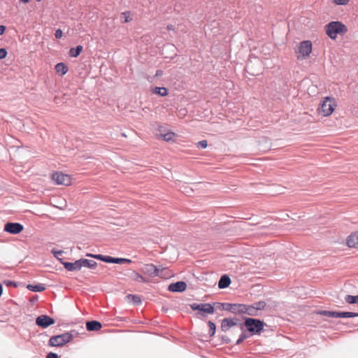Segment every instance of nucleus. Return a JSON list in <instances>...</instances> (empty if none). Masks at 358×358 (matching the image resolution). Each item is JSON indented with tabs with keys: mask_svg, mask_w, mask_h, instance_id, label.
I'll return each instance as SVG.
<instances>
[{
	"mask_svg": "<svg viewBox=\"0 0 358 358\" xmlns=\"http://www.w3.org/2000/svg\"><path fill=\"white\" fill-rule=\"evenodd\" d=\"M265 323L264 321L252 317H246L243 323L239 324L241 330L243 328L251 335H259L264 329Z\"/></svg>",
	"mask_w": 358,
	"mask_h": 358,
	"instance_id": "1",
	"label": "nucleus"
},
{
	"mask_svg": "<svg viewBox=\"0 0 358 358\" xmlns=\"http://www.w3.org/2000/svg\"><path fill=\"white\" fill-rule=\"evenodd\" d=\"M327 35L331 39H336L338 34L343 35L348 32L347 27L339 21H332L324 27Z\"/></svg>",
	"mask_w": 358,
	"mask_h": 358,
	"instance_id": "2",
	"label": "nucleus"
},
{
	"mask_svg": "<svg viewBox=\"0 0 358 358\" xmlns=\"http://www.w3.org/2000/svg\"><path fill=\"white\" fill-rule=\"evenodd\" d=\"M78 334L75 331L65 332L64 334L50 337L48 345L51 347H62L69 343Z\"/></svg>",
	"mask_w": 358,
	"mask_h": 358,
	"instance_id": "3",
	"label": "nucleus"
},
{
	"mask_svg": "<svg viewBox=\"0 0 358 358\" xmlns=\"http://www.w3.org/2000/svg\"><path fill=\"white\" fill-rule=\"evenodd\" d=\"M312 52V43L310 41H303L300 43L297 53V59H302L309 57Z\"/></svg>",
	"mask_w": 358,
	"mask_h": 358,
	"instance_id": "4",
	"label": "nucleus"
},
{
	"mask_svg": "<svg viewBox=\"0 0 358 358\" xmlns=\"http://www.w3.org/2000/svg\"><path fill=\"white\" fill-rule=\"evenodd\" d=\"M335 106L334 100L327 97L319 108V112L324 116H329L334 110Z\"/></svg>",
	"mask_w": 358,
	"mask_h": 358,
	"instance_id": "5",
	"label": "nucleus"
},
{
	"mask_svg": "<svg viewBox=\"0 0 358 358\" xmlns=\"http://www.w3.org/2000/svg\"><path fill=\"white\" fill-rule=\"evenodd\" d=\"M51 179L57 185L68 186L71 184V176L59 171L53 173L51 176Z\"/></svg>",
	"mask_w": 358,
	"mask_h": 358,
	"instance_id": "6",
	"label": "nucleus"
},
{
	"mask_svg": "<svg viewBox=\"0 0 358 358\" xmlns=\"http://www.w3.org/2000/svg\"><path fill=\"white\" fill-rule=\"evenodd\" d=\"M322 314L325 316L338 318V317H358V313L352 312H337V311H329L324 310Z\"/></svg>",
	"mask_w": 358,
	"mask_h": 358,
	"instance_id": "7",
	"label": "nucleus"
},
{
	"mask_svg": "<svg viewBox=\"0 0 358 358\" xmlns=\"http://www.w3.org/2000/svg\"><path fill=\"white\" fill-rule=\"evenodd\" d=\"M141 272L150 278H155L160 275L159 273V268L155 266L153 264H145L141 269Z\"/></svg>",
	"mask_w": 358,
	"mask_h": 358,
	"instance_id": "8",
	"label": "nucleus"
},
{
	"mask_svg": "<svg viewBox=\"0 0 358 358\" xmlns=\"http://www.w3.org/2000/svg\"><path fill=\"white\" fill-rule=\"evenodd\" d=\"M22 230L23 226L17 222H8L4 225V231L11 234H17Z\"/></svg>",
	"mask_w": 358,
	"mask_h": 358,
	"instance_id": "9",
	"label": "nucleus"
},
{
	"mask_svg": "<svg viewBox=\"0 0 358 358\" xmlns=\"http://www.w3.org/2000/svg\"><path fill=\"white\" fill-rule=\"evenodd\" d=\"M237 319L235 318H224L221 322V330L224 332H227L230 329V328L234 326H238L239 324L237 323Z\"/></svg>",
	"mask_w": 358,
	"mask_h": 358,
	"instance_id": "10",
	"label": "nucleus"
},
{
	"mask_svg": "<svg viewBox=\"0 0 358 358\" xmlns=\"http://www.w3.org/2000/svg\"><path fill=\"white\" fill-rule=\"evenodd\" d=\"M127 276L133 281L137 282H142V283H149L150 280L146 277H144L141 273H138L136 271H131V272L127 275Z\"/></svg>",
	"mask_w": 358,
	"mask_h": 358,
	"instance_id": "11",
	"label": "nucleus"
},
{
	"mask_svg": "<svg viewBox=\"0 0 358 358\" xmlns=\"http://www.w3.org/2000/svg\"><path fill=\"white\" fill-rule=\"evenodd\" d=\"M187 285L183 281H178L169 285L168 289L173 292H181L185 290Z\"/></svg>",
	"mask_w": 358,
	"mask_h": 358,
	"instance_id": "12",
	"label": "nucleus"
},
{
	"mask_svg": "<svg viewBox=\"0 0 358 358\" xmlns=\"http://www.w3.org/2000/svg\"><path fill=\"white\" fill-rule=\"evenodd\" d=\"M63 265L69 271H78L82 268L80 259L76 260L74 262H64Z\"/></svg>",
	"mask_w": 358,
	"mask_h": 358,
	"instance_id": "13",
	"label": "nucleus"
},
{
	"mask_svg": "<svg viewBox=\"0 0 358 358\" xmlns=\"http://www.w3.org/2000/svg\"><path fill=\"white\" fill-rule=\"evenodd\" d=\"M101 327V323L96 320L88 321L86 322V329L89 331H99Z\"/></svg>",
	"mask_w": 358,
	"mask_h": 358,
	"instance_id": "14",
	"label": "nucleus"
},
{
	"mask_svg": "<svg viewBox=\"0 0 358 358\" xmlns=\"http://www.w3.org/2000/svg\"><path fill=\"white\" fill-rule=\"evenodd\" d=\"M346 241L348 247L358 248V233H354L350 235Z\"/></svg>",
	"mask_w": 358,
	"mask_h": 358,
	"instance_id": "15",
	"label": "nucleus"
},
{
	"mask_svg": "<svg viewBox=\"0 0 358 358\" xmlns=\"http://www.w3.org/2000/svg\"><path fill=\"white\" fill-rule=\"evenodd\" d=\"M56 73L60 76L66 74L69 70L67 65L63 62L58 63L55 65Z\"/></svg>",
	"mask_w": 358,
	"mask_h": 358,
	"instance_id": "16",
	"label": "nucleus"
},
{
	"mask_svg": "<svg viewBox=\"0 0 358 358\" xmlns=\"http://www.w3.org/2000/svg\"><path fill=\"white\" fill-rule=\"evenodd\" d=\"M231 283V279L227 275H223L221 276L219 282L218 287L220 289L227 288Z\"/></svg>",
	"mask_w": 358,
	"mask_h": 358,
	"instance_id": "17",
	"label": "nucleus"
},
{
	"mask_svg": "<svg viewBox=\"0 0 358 358\" xmlns=\"http://www.w3.org/2000/svg\"><path fill=\"white\" fill-rule=\"evenodd\" d=\"M244 314L252 316V317L259 316V313L256 310V308L253 306V304H251V305L245 304Z\"/></svg>",
	"mask_w": 358,
	"mask_h": 358,
	"instance_id": "18",
	"label": "nucleus"
},
{
	"mask_svg": "<svg viewBox=\"0 0 358 358\" xmlns=\"http://www.w3.org/2000/svg\"><path fill=\"white\" fill-rule=\"evenodd\" d=\"M245 304L243 303H233L231 313L234 314H244Z\"/></svg>",
	"mask_w": 358,
	"mask_h": 358,
	"instance_id": "19",
	"label": "nucleus"
},
{
	"mask_svg": "<svg viewBox=\"0 0 358 358\" xmlns=\"http://www.w3.org/2000/svg\"><path fill=\"white\" fill-rule=\"evenodd\" d=\"M108 263H113V264H124V263H131V260L129 259L125 258H116L109 256L108 259H107Z\"/></svg>",
	"mask_w": 358,
	"mask_h": 358,
	"instance_id": "20",
	"label": "nucleus"
},
{
	"mask_svg": "<svg viewBox=\"0 0 358 358\" xmlns=\"http://www.w3.org/2000/svg\"><path fill=\"white\" fill-rule=\"evenodd\" d=\"M80 262L82 264V267H87L89 268L94 269L97 266V264L94 260H90L87 259H80Z\"/></svg>",
	"mask_w": 358,
	"mask_h": 358,
	"instance_id": "21",
	"label": "nucleus"
},
{
	"mask_svg": "<svg viewBox=\"0 0 358 358\" xmlns=\"http://www.w3.org/2000/svg\"><path fill=\"white\" fill-rule=\"evenodd\" d=\"M241 331L242 333L236 341V345H241L245 339L251 336V335L246 331L245 328H243V330H241Z\"/></svg>",
	"mask_w": 358,
	"mask_h": 358,
	"instance_id": "22",
	"label": "nucleus"
},
{
	"mask_svg": "<svg viewBox=\"0 0 358 358\" xmlns=\"http://www.w3.org/2000/svg\"><path fill=\"white\" fill-rule=\"evenodd\" d=\"M83 46L78 45L76 48H71L69 50V55L72 57H77L83 51Z\"/></svg>",
	"mask_w": 358,
	"mask_h": 358,
	"instance_id": "23",
	"label": "nucleus"
},
{
	"mask_svg": "<svg viewBox=\"0 0 358 358\" xmlns=\"http://www.w3.org/2000/svg\"><path fill=\"white\" fill-rule=\"evenodd\" d=\"M159 273L160 275L158 276L162 278H169L172 276L171 271L167 268H159Z\"/></svg>",
	"mask_w": 358,
	"mask_h": 358,
	"instance_id": "24",
	"label": "nucleus"
},
{
	"mask_svg": "<svg viewBox=\"0 0 358 358\" xmlns=\"http://www.w3.org/2000/svg\"><path fill=\"white\" fill-rule=\"evenodd\" d=\"M206 306L201 313H198V315H200L202 317H205L204 313L207 314H213L214 313V306H213L210 303H206Z\"/></svg>",
	"mask_w": 358,
	"mask_h": 358,
	"instance_id": "25",
	"label": "nucleus"
},
{
	"mask_svg": "<svg viewBox=\"0 0 358 358\" xmlns=\"http://www.w3.org/2000/svg\"><path fill=\"white\" fill-rule=\"evenodd\" d=\"M153 93L160 95L161 96H165L168 94V90L166 87H156L152 90Z\"/></svg>",
	"mask_w": 358,
	"mask_h": 358,
	"instance_id": "26",
	"label": "nucleus"
},
{
	"mask_svg": "<svg viewBox=\"0 0 358 358\" xmlns=\"http://www.w3.org/2000/svg\"><path fill=\"white\" fill-rule=\"evenodd\" d=\"M86 256L90 257H93L96 259H99V260L103 261L106 263H108V260H107V259H108V257H109V256H105V255H93V254H90V253H87L86 255Z\"/></svg>",
	"mask_w": 358,
	"mask_h": 358,
	"instance_id": "27",
	"label": "nucleus"
},
{
	"mask_svg": "<svg viewBox=\"0 0 358 358\" xmlns=\"http://www.w3.org/2000/svg\"><path fill=\"white\" fill-rule=\"evenodd\" d=\"M208 326L209 327V331H208V334L210 337L213 336L215 334V331H216V325L215 324L209 320L208 322Z\"/></svg>",
	"mask_w": 358,
	"mask_h": 358,
	"instance_id": "28",
	"label": "nucleus"
},
{
	"mask_svg": "<svg viewBox=\"0 0 358 358\" xmlns=\"http://www.w3.org/2000/svg\"><path fill=\"white\" fill-rule=\"evenodd\" d=\"M122 22L126 23L130 22L132 19L131 17V13L129 11H125L121 14Z\"/></svg>",
	"mask_w": 358,
	"mask_h": 358,
	"instance_id": "29",
	"label": "nucleus"
},
{
	"mask_svg": "<svg viewBox=\"0 0 358 358\" xmlns=\"http://www.w3.org/2000/svg\"><path fill=\"white\" fill-rule=\"evenodd\" d=\"M206 306H206V303H194L190 305V307H191V308L193 310H199V311H201V313L203 311V309Z\"/></svg>",
	"mask_w": 358,
	"mask_h": 358,
	"instance_id": "30",
	"label": "nucleus"
},
{
	"mask_svg": "<svg viewBox=\"0 0 358 358\" xmlns=\"http://www.w3.org/2000/svg\"><path fill=\"white\" fill-rule=\"evenodd\" d=\"M345 301L350 304L358 303V295H347L345 298Z\"/></svg>",
	"mask_w": 358,
	"mask_h": 358,
	"instance_id": "31",
	"label": "nucleus"
},
{
	"mask_svg": "<svg viewBox=\"0 0 358 358\" xmlns=\"http://www.w3.org/2000/svg\"><path fill=\"white\" fill-rule=\"evenodd\" d=\"M252 304L255 307L256 310L258 311L259 313V311L264 309V308L266 306V303L264 301H259L255 302Z\"/></svg>",
	"mask_w": 358,
	"mask_h": 358,
	"instance_id": "32",
	"label": "nucleus"
},
{
	"mask_svg": "<svg viewBox=\"0 0 358 358\" xmlns=\"http://www.w3.org/2000/svg\"><path fill=\"white\" fill-rule=\"evenodd\" d=\"M36 324L42 328H45V315H41L36 319Z\"/></svg>",
	"mask_w": 358,
	"mask_h": 358,
	"instance_id": "33",
	"label": "nucleus"
},
{
	"mask_svg": "<svg viewBox=\"0 0 358 358\" xmlns=\"http://www.w3.org/2000/svg\"><path fill=\"white\" fill-rule=\"evenodd\" d=\"M28 288L33 292H40L45 289V287L42 285H29Z\"/></svg>",
	"mask_w": 358,
	"mask_h": 358,
	"instance_id": "34",
	"label": "nucleus"
},
{
	"mask_svg": "<svg viewBox=\"0 0 358 358\" xmlns=\"http://www.w3.org/2000/svg\"><path fill=\"white\" fill-rule=\"evenodd\" d=\"M175 134L173 132H168L164 135H162L163 139L166 141H170L173 139L175 137Z\"/></svg>",
	"mask_w": 358,
	"mask_h": 358,
	"instance_id": "35",
	"label": "nucleus"
},
{
	"mask_svg": "<svg viewBox=\"0 0 358 358\" xmlns=\"http://www.w3.org/2000/svg\"><path fill=\"white\" fill-rule=\"evenodd\" d=\"M232 308H233V303H223L222 310H227V311L231 313Z\"/></svg>",
	"mask_w": 358,
	"mask_h": 358,
	"instance_id": "36",
	"label": "nucleus"
},
{
	"mask_svg": "<svg viewBox=\"0 0 358 358\" xmlns=\"http://www.w3.org/2000/svg\"><path fill=\"white\" fill-rule=\"evenodd\" d=\"M207 145H208V143H207V141H206V140L200 141L197 143V148H199L204 149L207 147Z\"/></svg>",
	"mask_w": 358,
	"mask_h": 358,
	"instance_id": "37",
	"label": "nucleus"
},
{
	"mask_svg": "<svg viewBox=\"0 0 358 358\" xmlns=\"http://www.w3.org/2000/svg\"><path fill=\"white\" fill-rule=\"evenodd\" d=\"M55 323V320L48 315H46V327L53 324Z\"/></svg>",
	"mask_w": 358,
	"mask_h": 358,
	"instance_id": "38",
	"label": "nucleus"
},
{
	"mask_svg": "<svg viewBox=\"0 0 358 358\" xmlns=\"http://www.w3.org/2000/svg\"><path fill=\"white\" fill-rule=\"evenodd\" d=\"M334 3L337 5H346L348 3L349 0H332Z\"/></svg>",
	"mask_w": 358,
	"mask_h": 358,
	"instance_id": "39",
	"label": "nucleus"
},
{
	"mask_svg": "<svg viewBox=\"0 0 358 358\" xmlns=\"http://www.w3.org/2000/svg\"><path fill=\"white\" fill-rule=\"evenodd\" d=\"M7 55V51L5 48H0V59H4Z\"/></svg>",
	"mask_w": 358,
	"mask_h": 358,
	"instance_id": "40",
	"label": "nucleus"
},
{
	"mask_svg": "<svg viewBox=\"0 0 358 358\" xmlns=\"http://www.w3.org/2000/svg\"><path fill=\"white\" fill-rule=\"evenodd\" d=\"M130 296L132 297L133 301L134 303H136V304L141 303V300L138 296H136V295H130Z\"/></svg>",
	"mask_w": 358,
	"mask_h": 358,
	"instance_id": "41",
	"label": "nucleus"
},
{
	"mask_svg": "<svg viewBox=\"0 0 358 358\" xmlns=\"http://www.w3.org/2000/svg\"><path fill=\"white\" fill-rule=\"evenodd\" d=\"M213 306H214V309L215 308H217V309H220V310H222V306H223V303H214L213 305H212Z\"/></svg>",
	"mask_w": 358,
	"mask_h": 358,
	"instance_id": "42",
	"label": "nucleus"
},
{
	"mask_svg": "<svg viewBox=\"0 0 358 358\" xmlns=\"http://www.w3.org/2000/svg\"><path fill=\"white\" fill-rule=\"evenodd\" d=\"M222 341L226 344H229L231 343V339L227 336H222Z\"/></svg>",
	"mask_w": 358,
	"mask_h": 358,
	"instance_id": "43",
	"label": "nucleus"
},
{
	"mask_svg": "<svg viewBox=\"0 0 358 358\" xmlns=\"http://www.w3.org/2000/svg\"><path fill=\"white\" fill-rule=\"evenodd\" d=\"M46 358H59V356L57 355V354L56 353H54V352H49L47 355H46Z\"/></svg>",
	"mask_w": 358,
	"mask_h": 358,
	"instance_id": "44",
	"label": "nucleus"
},
{
	"mask_svg": "<svg viewBox=\"0 0 358 358\" xmlns=\"http://www.w3.org/2000/svg\"><path fill=\"white\" fill-rule=\"evenodd\" d=\"M62 34L63 33L61 29H57L56 30L55 35L57 38H60L62 36Z\"/></svg>",
	"mask_w": 358,
	"mask_h": 358,
	"instance_id": "45",
	"label": "nucleus"
},
{
	"mask_svg": "<svg viewBox=\"0 0 358 358\" xmlns=\"http://www.w3.org/2000/svg\"><path fill=\"white\" fill-rule=\"evenodd\" d=\"M4 283L6 286H11V285L15 286V283L12 281H10V280L4 281Z\"/></svg>",
	"mask_w": 358,
	"mask_h": 358,
	"instance_id": "46",
	"label": "nucleus"
},
{
	"mask_svg": "<svg viewBox=\"0 0 358 358\" xmlns=\"http://www.w3.org/2000/svg\"><path fill=\"white\" fill-rule=\"evenodd\" d=\"M6 30V27L4 25H0V35H2Z\"/></svg>",
	"mask_w": 358,
	"mask_h": 358,
	"instance_id": "47",
	"label": "nucleus"
},
{
	"mask_svg": "<svg viewBox=\"0 0 358 358\" xmlns=\"http://www.w3.org/2000/svg\"><path fill=\"white\" fill-rule=\"evenodd\" d=\"M54 253H55V257L58 258V255H62L63 253V251L60 250L58 252H55Z\"/></svg>",
	"mask_w": 358,
	"mask_h": 358,
	"instance_id": "48",
	"label": "nucleus"
},
{
	"mask_svg": "<svg viewBox=\"0 0 358 358\" xmlns=\"http://www.w3.org/2000/svg\"><path fill=\"white\" fill-rule=\"evenodd\" d=\"M163 74V71L162 70H157L155 74V76H161Z\"/></svg>",
	"mask_w": 358,
	"mask_h": 358,
	"instance_id": "49",
	"label": "nucleus"
},
{
	"mask_svg": "<svg viewBox=\"0 0 358 358\" xmlns=\"http://www.w3.org/2000/svg\"><path fill=\"white\" fill-rule=\"evenodd\" d=\"M166 28L168 30H173V26L172 24L167 25Z\"/></svg>",
	"mask_w": 358,
	"mask_h": 358,
	"instance_id": "50",
	"label": "nucleus"
},
{
	"mask_svg": "<svg viewBox=\"0 0 358 358\" xmlns=\"http://www.w3.org/2000/svg\"><path fill=\"white\" fill-rule=\"evenodd\" d=\"M2 292H3V287H2V285L0 284V296L2 294Z\"/></svg>",
	"mask_w": 358,
	"mask_h": 358,
	"instance_id": "51",
	"label": "nucleus"
},
{
	"mask_svg": "<svg viewBox=\"0 0 358 358\" xmlns=\"http://www.w3.org/2000/svg\"><path fill=\"white\" fill-rule=\"evenodd\" d=\"M20 1L23 3H28L29 1V0H20Z\"/></svg>",
	"mask_w": 358,
	"mask_h": 358,
	"instance_id": "52",
	"label": "nucleus"
},
{
	"mask_svg": "<svg viewBox=\"0 0 358 358\" xmlns=\"http://www.w3.org/2000/svg\"><path fill=\"white\" fill-rule=\"evenodd\" d=\"M41 0H37V1H41Z\"/></svg>",
	"mask_w": 358,
	"mask_h": 358,
	"instance_id": "53",
	"label": "nucleus"
}]
</instances>
